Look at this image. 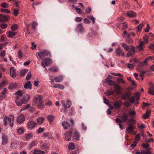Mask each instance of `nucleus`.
Returning a JSON list of instances; mask_svg holds the SVG:
<instances>
[{
	"mask_svg": "<svg viewBox=\"0 0 154 154\" xmlns=\"http://www.w3.org/2000/svg\"><path fill=\"white\" fill-rule=\"evenodd\" d=\"M23 92L21 90H19L16 92L14 95L16 96V98L15 99V102L18 106H20L22 104H25L27 103L29 100L30 96L29 95L26 94V96L19 100L18 99L21 97L23 94Z\"/></svg>",
	"mask_w": 154,
	"mask_h": 154,
	"instance_id": "f257e3e1",
	"label": "nucleus"
},
{
	"mask_svg": "<svg viewBox=\"0 0 154 154\" xmlns=\"http://www.w3.org/2000/svg\"><path fill=\"white\" fill-rule=\"evenodd\" d=\"M14 116L12 115L9 116L8 117H5L3 119V125L6 126L8 124L10 127H12L14 126Z\"/></svg>",
	"mask_w": 154,
	"mask_h": 154,
	"instance_id": "f03ea898",
	"label": "nucleus"
},
{
	"mask_svg": "<svg viewBox=\"0 0 154 154\" xmlns=\"http://www.w3.org/2000/svg\"><path fill=\"white\" fill-rule=\"evenodd\" d=\"M38 55L42 60H44V57L50 56L51 57L50 52L45 49L41 50L38 53Z\"/></svg>",
	"mask_w": 154,
	"mask_h": 154,
	"instance_id": "7ed1b4c3",
	"label": "nucleus"
},
{
	"mask_svg": "<svg viewBox=\"0 0 154 154\" xmlns=\"http://www.w3.org/2000/svg\"><path fill=\"white\" fill-rule=\"evenodd\" d=\"M34 102L37 105L43 102V97L41 95L35 96L33 100Z\"/></svg>",
	"mask_w": 154,
	"mask_h": 154,
	"instance_id": "20e7f679",
	"label": "nucleus"
},
{
	"mask_svg": "<svg viewBox=\"0 0 154 154\" xmlns=\"http://www.w3.org/2000/svg\"><path fill=\"white\" fill-rule=\"evenodd\" d=\"M61 103L63 105L64 104V108L66 109L67 108H69L71 105L72 103L70 100H67V102L65 104V100H63L61 101Z\"/></svg>",
	"mask_w": 154,
	"mask_h": 154,
	"instance_id": "39448f33",
	"label": "nucleus"
},
{
	"mask_svg": "<svg viewBox=\"0 0 154 154\" xmlns=\"http://www.w3.org/2000/svg\"><path fill=\"white\" fill-rule=\"evenodd\" d=\"M36 125L37 123L34 121H30L28 123V128L30 130H32L36 126Z\"/></svg>",
	"mask_w": 154,
	"mask_h": 154,
	"instance_id": "423d86ee",
	"label": "nucleus"
},
{
	"mask_svg": "<svg viewBox=\"0 0 154 154\" xmlns=\"http://www.w3.org/2000/svg\"><path fill=\"white\" fill-rule=\"evenodd\" d=\"M115 53L116 56L118 57L124 56V54L122 50L119 48H117L115 51Z\"/></svg>",
	"mask_w": 154,
	"mask_h": 154,
	"instance_id": "0eeeda50",
	"label": "nucleus"
},
{
	"mask_svg": "<svg viewBox=\"0 0 154 154\" xmlns=\"http://www.w3.org/2000/svg\"><path fill=\"white\" fill-rule=\"evenodd\" d=\"M25 120V117L23 115H20L19 116L17 119V122L19 124H21Z\"/></svg>",
	"mask_w": 154,
	"mask_h": 154,
	"instance_id": "6e6552de",
	"label": "nucleus"
},
{
	"mask_svg": "<svg viewBox=\"0 0 154 154\" xmlns=\"http://www.w3.org/2000/svg\"><path fill=\"white\" fill-rule=\"evenodd\" d=\"M122 104V102L121 100L115 101L113 103L114 109H118L121 106Z\"/></svg>",
	"mask_w": 154,
	"mask_h": 154,
	"instance_id": "1a4fd4ad",
	"label": "nucleus"
},
{
	"mask_svg": "<svg viewBox=\"0 0 154 154\" xmlns=\"http://www.w3.org/2000/svg\"><path fill=\"white\" fill-rule=\"evenodd\" d=\"M149 88L148 90V93L149 94L154 95V85L152 83H149Z\"/></svg>",
	"mask_w": 154,
	"mask_h": 154,
	"instance_id": "9d476101",
	"label": "nucleus"
},
{
	"mask_svg": "<svg viewBox=\"0 0 154 154\" xmlns=\"http://www.w3.org/2000/svg\"><path fill=\"white\" fill-rule=\"evenodd\" d=\"M135 52V48L134 46H132L130 49L129 51L127 54L126 56L127 57H129L132 55Z\"/></svg>",
	"mask_w": 154,
	"mask_h": 154,
	"instance_id": "9b49d317",
	"label": "nucleus"
},
{
	"mask_svg": "<svg viewBox=\"0 0 154 154\" xmlns=\"http://www.w3.org/2000/svg\"><path fill=\"white\" fill-rule=\"evenodd\" d=\"M17 86V83L16 82H11L9 85L8 88L9 89L13 90L15 89Z\"/></svg>",
	"mask_w": 154,
	"mask_h": 154,
	"instance_id": "f8f14e48",
	"label": "nucleus"
},
{
	"mask_svg": "<svg viewBox=\"0 0 154 154\" xmlns=\"http://www.w3.org/2000/svg\"><path fill=\"white\" fill-rule=\"evenodd\" d=\"M8 143V137L5 134H3L2 135V144L5 145Z\"/></svg>",
	"mask_w": 154,
	"mask_h": 154,
	"instance_id": "ddd939ff",
	"label": "nucleus"
},
{
	"mask_svg": "<svg viewBox=\"0 0 154 154\" xmlns=\"http://www.w3.org/2000/svg\"><path fill=\"white\" fill-rule=\"evenodd\" d=\"M144 42H140L139 45L137 47V49L139 51H142L143 50L144 47Z\"/></svg>",
	"mask_w": 154,
	"mask_h": 154,
	"instance_id": "4468645a",
	"label": "nucleus"
},
{
	"mask_svg": "<svg viewBox=\"0 0 154 154\" xmlns=\"http://www.w3.org/2000/svg\"><path fill=\"white\" fill-rule=\"evenodd\" d=\"M9 19V17L8 16L0 15V22H5Z\"/></svg>",
	"mask_w": 154,
	"mask_h": 154,
	"instance_id": "2eb2a0df",
	"label": "nucleus"
},
{
	"mask_svg": "<svg viewBox=\"0 0 154 154\" xmlns=\"http://www.w3.org/2000/svg\"><path fill=\"white\" fill-rule=\"evenodd\" d=\"M121 118L122 120V121L124 122H126L128 120V114L127 113H124L121 116Z\"/></svg>",
	"mask_w": 154,
	"mask_h": 154,
	"instance_id": "dca6fc26",
	"label": "nucleus"
},
{
	"mask_svg": "<svg viewBox=\"0 0 154 154\" xmlns=\"http://www.w3.org/2000/svg\"><path fill=\"white\" fill-rule=\"evenodd\" d=\"M8 84V82L7 80H4L0 83V89H2L4 87L6 86Z\"/></svg>",
	"mask_w": 154,
	"mask_h": 154,
	"instance_id": "f3484780",
	"label": "nucleus"
},
{
	"mask_svg": "<svg viewBox=\"0 0 154 154\" xmlns=\"http://www.w3.org/2000/svg\"><path fill=\"white\" fill-rule=\"evenodd\" d=\"M24 87L25 89H31L32 88V85L30 81H28L25 83Z\"/></svg>",
	"mask_w": 154,
	"mask_h": 154,
	"instance_id": "a211bd4d",
	"label": "nucleus"
},
{
	"mask_svg": "<svg viewBox=\"0 0 154 154\" xmlns=\"http://www.w3.org/2000/svg\"><path fill=\"white\" fill-rule=\"evenodd\" d=\"M44 63L45 65L48 66L52 63V61L50 58H47L45 59Z\"/></svg>",
	"mask_w": 154,
	"mask_h": 154,
	"instance_id": "6ab92c4d",
	"label": "nucleus"
},
{
	"mask_svg": "<svg viewBox=\"0 0 154 154\" xmlns=\"http://www.w3.org/2000/svg\"><path fill=\"white\" fill-rule=\"evenodd\" d=\"M127 15L130 17L133 18L136 17V14L132 11H128L127 13Z\"/></svg>",
	"mask_w": 154,
	"mask_h": 154,
	"instance_id": "aec40b11",
	"label": "nucleus"
},
{
	"mask_svg": "<svg viewBox=\"0 0 154 154\" xmlns=\"http://www.w3.org/2000/svg\"><path fill=\"white\" fill-rule=\"evenodd\" d=\"M10 75L13 78H14L16 76V71L13 67H11V68Z\"/></svg>",
	"mask_w": 154,
	"mask_h": 154,
	"instance_id": "412c9836",
	"label": "nucleus"
},
{
	"mask_svg": "<svg viewBox=\"0 0 154 154\" xmlns=\"http://www.w3.org/2000/svg\"><path fill=\"white\" fill-rule=\"evenodd\" d=\"M53 87L54 88L60 89L61 90H63L64 88V86L63 85L60 84H54Z\"/></svg>",
	"mask_w": 154,
	"mask_h": 154,
	"instance_id": "4be33fe9",
	"label": "nucleus"
},
{
	"mask_svg": "<svg viewBox=\"0 0 154 154\" xmlns=\"http://www.w3.org/2000/svg\"><path fill=\"white\" fill-rule=\"evenodd\" d=\"M72 134V132H69L68 133H66L65 135V139L68 141L70 140L71 136Z\"/></svg>",
	"mask_w": 154,
	"mask_h": 154,
	"instance_id": "5701e85b",
	"label": "nucleus"
},
{
	"mask_svg": "<svg viewBox=\"0 0 154 154\" xmlns=\"http://www.w3.org/2000/svg\"><path fill=\"white\" fill-rule=\"evenodd\" d=\"M63 79V76L62 75H60L54 78L55 81L57 82H59Z\"/></svg>",
	"mask_w": 154,
	"mask_h": 154,
	"instance_id": "b1692460",
	"label": "nucleus"
},
{
	"mask_svg": "<svg viewBox=\"0 0 154 154\" xmlns=\"http://www.w3.org/2000/svg\"><path fill=\"white\" fill-rule=\"evenodd\" d=\"M130 96L129 94L127 93L125 94H123L122 96V99L125 100H128L130 99Z\"/></svg>",
	"mask_w": 154,
	"mask_h": 154,
	"instance_id": "393cba45",
	"label": "nucleus"
},
{
	"mask_svg": "<svg viewBox=\"0 0 154 154\" xmlns=\"http://www.w3.org/2000/svg\"><path fill=\"white\" fill-rule=\"evenodd\" d=\"M62 125L63 128L65 129H67L69 127V123L67 121H65L62 123Z\"/></svg>",
	"mask_w": 154,
	"mask_h": 154,
	"instance_id": "a878e982",
	"label": "nucleus"
},
{
	"mask_svg": "<svg viewBox=\"0 0 154 154\" xmlns=\"http://www.w3.org/2000/svg\"><path fill=\"white\" fill-rule=\"evenodd\" d=\"M18 144L16 141H13L11 143V148L15 149L18 147Z\"/></svg>",
	"mask_w": 154,
	"mask_h": 154,
	"instance_id": "bb28decb",
	"label": "nucleus"
},
{
	"mask_svg": "<svg viewBox=\"0 0 154 154\" xmlns=\"http://www.w3.org/2000/svg\"><path fill=\"white\" fill-rule=\"evenodd\" d=\"M150 111L149 110H146V113L143 115V118L145 119L148 118L150 116Z\"/></svg>",
	"mask_w": 154,
	"mask_h": 154,
	"instance_id": "cd10ccee",
	"label": "nucleus"
},
{
	"mask_svg": "<svg viewBox=\"0 0 154 154\" xmlns=\"http://www.w3.org/2000/svg\"><path fill=\"white\" fill-rule=\"evenodd\" d=\"M106 81L107 82L108 85L110 86L114 85H115V81L109 79V78H106Z\"/></svg>",
	"mask_w": 154,
	"mask_h": 154,
	"instance_id": "c85d7f7f",
	"label": "nucleus"
},
{
	"mask_svg": "<svg viewBox=\"0 0 154 154\" xmlns=\"http://www.w3.org/2000/svg\"><path fill=\"white\" fill-rule=\"evenodd\" d=\"M6 91V89L4 88L2 91L0 93V97L1 99L5 98L6 97L5 92Z\"/></svg>",
	"mask_w": 154,
	"mask_h": 154,
	"instance_id": "c756f323",
	"label": "nucleus"
},
{
	"mask_svg": "<svg viewBox=\"0 0 154 154\" xmlns=\"http://www.w3.org/2000/svg\"><path fill=\"white\" fill-rule=\"evenodd\" d=\"M16 34V33L14 31H10L7 34V35L9 38H12L14 37Z\"/></svg>",
	"mask_w": 154,
	"mask_h": 154,
	"instance_id": "7c9ffc66",
	"label": "nucleus"
},
{
	"mask_svg": "<svg viewBox=\"0 0 154 154\" xmlns=\"http://www.w3.org/2000/svg\"><path fill=\"white\" fill-rule=\"evenodd\" d=\"M84 27L82 23H80L78 25L76 29L80 32H82L84 30Z\"/></svg>",
	"mask_w": 154,
	"mask_h": 154,
	"instance_id": "2f4dec72",
	"label": "nucleus"
},
{
	"mask_svg": "<svg viewBox=\"0 0 154 154\" xmlns=\"http://www.w3.org/2000/svg\"><path fill=\"white\" fill-rule=\"evenodd\" d=\"M133 127L132 126V125H131L126 129V130L128 133H131L133 132Z\"/></svg>",
	"mask_w": 154,
	"mask_h": 154,
	"instance_id": "473e14b6",
	"label": "nucleus"
},
{
	"mask_svg": "<svg viewBox=\"0 0 154 154\" xmlns=\"http://www.w3.org/2000/svg\"><path fill=\"white\" fill-rule=\"evenodd\" d=\"M28 69H24L21 70L20 71V74L21 76H24L28 72Z\"/></svg>",
	"mask_w": 154,
	"mask_h": 154,
	"instance_id": "72a5a7b5",
	"label": "nucleus"
},
{
	"mask_svg": "<svg viewBox=\"0 0 154 154\" xmlns=\"http://www.w3.org/2000/svg\"><path fill=\"white\" fill-rule=\"evenodd\" d=\"M138 70L140 73V76L141 77L144 76V75L146 73V71L143 69H139Z\"/></svg>",
	"mask_w": 154,
	"mask_h": 154,
	"instance_id": "f704fd0d",
	"label": "nucleus"
},
{
	"mask_svg": "<svg viewBox=\"0 0 154 154\" xmlns=\"http://www.w3.org/2000/svg\"><path fill=\"white\" fill-rule=\"evenodd\" d=\"M147 59H146L145 58V60L144 61L141 62L139 64V65L140 66H145L147 65Z\"/></svg>",
	"mask_w": 154,
	"mask_h": 154,
	"instance_id": "c9c22d12",
	"label": "nucleus"
},
{
	"mask_svg": "<svg viewBox=\"0 0 154 154\" xmlns=\"http://www.w3.org/2000/svg\"><path fill=\"white\" fill-rule=\"evenodd\" d=\"M33 136V134L31 133H30L28 134H25V137L26 140H28L29 139L32 138Z\"/></svg>",
	"mask_w": 154,
	"mask_h": 154,
	"instance_id": "e433bc0d",
	"label": "nucleus"
},
{
	"mask_svg": "<svg viewBox=\"0 0 154 154\" xmlns=\"http://www.w3.org/2000/svg\"><path fill=\"white\" fill-rule=\"evenodd\" d=\"M150 149H147V150L144 149L141 150V154H151V152L150 151H148Z\"/></svg>",
	"mask_w": 154,
	"mask_h": 154,
	"instance_id": "4c0bfd02",
	"label": "nucleus"
},
{
	"mask_svg": "<svg viewBox=\"0 0 154 154\" xmlns=\"http://www.w3.org/2000/svg\"><path fill=\"white\" fill-rule=\"evenodd\" d=\"M45 152L40 150L35 149L34 152L33 154H44Z\"/></svg>",
	"mask_w": 154,
	"mask_h": 154,
	"instance_id": "58836bf2",
	"label": "nucleus"
},
{
	"mask_svg": "<svg viewBox=\"0 0 154 154\" xmlns=\"http://www.w3.org/2000/svg\"><path fill=\"white\" fill-rule=\"evenodd\" d=\"M18 134H22L24 133V129L23 128H20L17 130Z\"/></svg>",
	"mask_w": 154,
	"mask_h": 154,
	"instance_id": "ea45409f",
	"label": "nucleus"
},
{
	"mask_svg": "<svg viewBox=\"0 0 154 154\" xmlns=\"http://www.w3.org/2000/svg\"><path fill=\"white\" fill-rule=\"evenodd\" d=\"M37 105L38 107L40 109H44L45 105L43 103V102H41L40 103L37 104Z\"/></svg>",
	"mask_w": 154,
	"mask_h": 154,
	"instance_id": "a19ab883",
	"label": "nucleus"
},
{
	"mask_svg": "<svg viewBox=\"0 0 154 154\" xmlns=\"http://www.w3.org/2000/svg\"><path fill=\"white\" fill-rule=\"evenodd\" d=\"M129 37H130V35L128 34L127 38H126V39H125L126 41L127 42L129 43H132L133 42V41L131 38H129Z\"/></svg>",
	"mask_w": 154,
	"mask_h": 154,
	"instance_id": "79ce46f5",
	"label": "nucleus"
},
{
	"mask_svg": "<svg viewBox=\"0 0 154 154\" xmlns=\"http://www.w3.org/2000/svg\"><path fill=\"white\" fill-rule=\"evenodd\" d=\"M87 17L89 19L91 20L93 23H94L95 22V19L92 16H88Z\"/></svg>",
	"mask_w": 154,
	"mask_h": 154,
	"instance_id": "37998d69",
	"label": "nucleus"
},
{
	"mask_svg": "<svg viewBox=\"0 0 154 154\" xmlns=\"http://www.w3.org/2000/svg\"><path fill=\"white\" fill-rule=\"evenodd\" d=\"M44 119L43 117H40L38 118L37 119V121L40 124H41L43 123Z\"/></svg>",
	"mask_w": 154,
	"mask_h": 154,
	"instance_id": "c03bdc74",
	"label": "nucleus"
},
{
	"mask_svg": "<svg viewBox=\"0 0 154 154\" xmlns=\"http://www.w3.org/2000/svg\"><path fill=\"white\" fill-rule=\"evenodd\" d=\"M128 114L130 117H132L136 115V112L134 110L131 111L129 112Z\"/></svg>",
	"mask_w": 154,
	"mask_h": 154,
	"instance_id": "a18cd8bd",
	"label": "nucleus"
},
{
	"mask_svg": "<svg viewBox=\"0 0 154 154\" xmlns=\"http://www.w3.org/2000/svg\"><path fill=\"white\" fill-rule=\"evenodd\" d=\"M74 137L75 139L78 140L79 139V134L77 131H75L74 134Z\"/></svg>",
	"mask_w": 154,
	"mask_h": 154,
	"instance_id": "49530a36",
	"label": "nucleus"
},
{
	"mask_svg": "<svg viewBox=\"0 0 154 154\" xmlns=\"http://www.w3.org/2000/svg\"><path fill=\"white\" fill-rule=\"evenodd\" d=\"M32 77V74L30 71H29L27 73L26 77V79L27 80H29Z\"/></svg>",
	"mask_w": 154,
	"mask_h": 154,
	"instance_id": "de8ad7c7",
	"label": "nucleus"
},
{
	"mask_svg": "<svg viewBox=\"0 0 154 154\" xmlns=\"http://www.w3.org/2000/svg\"><path fill=\"white\" fill-rule=\"evenodd\" d=\"M54 118V117L52 115H50L48 117V121L50 123L52 122Z\"/></svg>",
	"mask_w": 154,
	"mask_h": 154,
	"instance_id": "09e8293b",
	"label": "nucleus"
},
{
	"mask_svg": "<svg viewBox=\"0 0 154 154\" xmlns=\"http://www.w3.org/2000/svg\"><path fill=\"white\" fill-rule=\"evenodd\" d=\"M68 147L70 149L72 150L74 149L75 147V145L73 143H70Z\"/></svg>",
	"mask_w": 154,
	"mask_h": 154,
	"instance_id": "8fccbe9b",
	"label": "nucleus"
},
{
	"mask_svg": "<svg viewBox=\"0 0 154 154\" xmlns=\"http://www.w3.org/2000/svg\"><path fill=\"white\" fill-rule=\"evenodd\" d=\"M114 89L116 91V93H118V90H119L121 89L120 87L118 85H114Z\"/></svg>",
	"mask_w": 154,
	"mask_h": 154,
	"instance_id": "3c124183",
	"label": "nucleus"
},
{
	"mask_svg": "<svg viewBox=\"0 0 154 154\" xmlns=\"http://www.w3.org/2000/svg\"><path fill=\"white\" fill-rule=\"evenodd\" d=\"M49 70L51 72H57L58 71V69L56 67H52L49 69Z\"/></svg>",
	"mask_w": 154,
	"mask_h": 154,
	"instance_id": "603ef678",
	"label": "nucleus"
},
{
	"mask_svg": "<svg viewBox=\"0 0 154 154\" xmlns=\"http://www.w3.org/2000/svg\"><path fill=\"white\" fill-rule=\"evenodd\" d=\"M37 144V143L36 142L34 141H32L30 143V144L29 145V148H32L33 147L35 146Z\"/></svg>",
	"mask_w": 154,
	"mask_h": 154,
	"instance_id": "864d4df0",
	"label": "nucleus"
},
{
	"mask_svg": "<svg viewBox=\"0 0 154 154\" xmlns=\"http://www.w3.org/2000/svg\"><path fill=\"white\" fill-rule=\"evenodd\" d=\"M41 147L42 149H48L49 148V146L47 144L44 143L41 145Z\"/></svg>",
	"mask_w": 154,
	"mask_h": 154,
	"instance_id": "5fc2aeb1",
	"label": "nucleus"
},
{
	"mask_svg": "<svg viewBox=\"0 0 154 154\" xmlns=\"http://www.w3.org/2000/svg\"><path fill=\"white\" fill-rule=\"evenodd\" d=\"M122 47L126 51H128L130 48L129 46H128L125 43H123V44H122Z\"/></svg>",
	"mask_w": 154,
	"mask_h": 154,
	"instance_id": "6e6d98bb",
	"label": "nucleus"
},
{
	"mask_svg": "<svg viewBox=\"0 0 154 154\" xmlns=\"http://www.w3.org/2000/svg\"><path fill=\"white\" fill-rule=\"evenodd\" d=\"M19 10L17 8L15 9L14 11V15L16 16L19 14Z\"/></svg>",
	"mask_w": 154,
	"mask_h": 154,
	"instance_id": "4d7b16f0",
	"label": "nucleus"
},
{
	"mask_svg": "<svg viewBox=\"0 0 154 154\" xmlns=\"http://www.w3.org/2000/svg\"><path fill=\"white\" fill-rule=\"evenodd\" d=\"M117 81L118 82L121 83L122 84H124L125 83V82L124 80L121 78H119L117 79Z\"/></svg>",
	"mask_w": 154,
	"mask_h": 154,
	"instance_id": "13d9d810",
	"label": "nucleus"
},
{
	"mask_svg": "<svg viewBox=\"0 0 154 154\" xmlns=\"http://www.w3.org/2000/svg\"><path fill=\"white\" fill-rule=\"evenodd\" d=\"M18 28V26L17 24H15L12 25L11 27V29L13 30H16Z\"/></svg>",
	"mask_w": 154,
	"mask_h": 154,
	"instance_id": "bf43d9fd",
	"label": "nucleus"
},
{
	"mask_svg": "<svg viewBox=\"0 0 154 154\" xmlns=\"http://www.w3.org/2000/svg\"><path fill=\"white\" fill-rule=\"evenodd\" d=\"M30 107V105L29 104H27L25 106H24V107H23L22 109H21L20 110V112H21L23 110H24L26 109L29 108Z\"/></svg>",
	"mask_w": 154,
	"mask_h": 154,
	"instance_id": "052dcab7",
	"label": "nucleus"
},
{
	"mask_svg": "<svg viewBox=\"0 0 154 154\" xmlns=\"http://www.w3.org/2000/svg\"><path fill=\"white\" fill-rule=\"evenodd\" d=\"M106 92L107 93L108 96H110L112 95L115 92L113 90H111V91H110L109 90L107 91Z\"/></svg>",
	"mask_w": 154,
	"mask_h": 154,
	"instance_id": "680f3d73",
	"label": "nucleus"
},
{
	"mask_svg": "<svg viewBox=\"0 0 154 154\" xmlns=\"http://www.w3.org/2000/svg\"><path fill=\"white\" fill-rule=\"evenodd\" d=\"M0 27L2 29H5L7 27V25L6 23H2L0 24Z\"/></svg>",
	"mask_w": 154,
	"mask_h": 154,
	"instance_id": "e2e57ef3",
	"label": "nucleus"
},
{
	"mask_svg": "<svg viewBox=\"0 0 154 154\" xmlns=\"http://www.w3.org/2000/svg\"><path fill=\"white\" fill-rule=\"evenodd\" d=\"M141 146L144 148H147L149 147V144L148 143H143L142 144Z\"/></svg>",
	"mask_w": 154,
	"mask_h": 154,
	"instance_id": "0e129e2a",
	"label": "nucleus"
},
{
	"mask_svg": "<svg viewBox=\"0 0 154 154\" xmlns=\"http://www.w3.org/2000/svg\"><path fill=\"white\" fill-rule=\"evenodd\" d=\"M38 26V23L35 22L32 23V27L33 29H35Z\"/></svg>",
	"mask_w": 154,
	"mask_h": 154,
	"instance_id": "69168bd1",
	"label": "nucleus"
},
{
	"mask_svg": "<svg viewBox=\"0 0 154 154\" xmlns=\"http://www.w3.org/2000/svg\"><path fill=\"white\" fill-rule=\"evenodd\" d=\"M75 10L78 13V14H81L82 13V11L81 9L75 7Z\"/></svg>",
	"mask_w": 154,
	"mask_h": 154,
	"instance_id": "338daca9",
	"label": "nucleus"
},
{
	"mask_svg": "<svg viewBox=\"0 0 154 154\" xmlns=\"http://www.w3.org/2000/svg\"><path fill=\"white\" fill-rule=\"evenodd\" d=\"M84 23L87 24H90V21L87 18H86L84 19Z\"/></svg>",
	"mask_w": 154,
	"mask_h": 154,
	"instance_id": "774afa93",
	"label": "nucleus"
}]
</instances>
